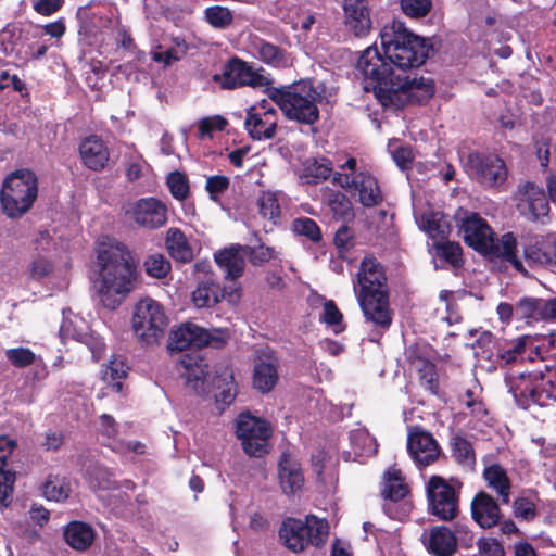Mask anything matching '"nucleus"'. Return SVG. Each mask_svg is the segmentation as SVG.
<instances>
[{"instance_id": "ea45409f", "label": "nucleus", "mask_w": 556, "mask_h": 556, "mask_svg": "<svg viewBox=\"0 0 556 556\" xmlns=\"http://www.w3.org/2000/svg\"><path fill=\"white\" fill-rule=\"evenodd\" d=\"M60 336L63 341L72 339L79 342H87L88 325L84 318L73 312L63 311Z\"/></svg>"}, {"instance_id": "f03ea898", "label": "nucleus", "mask_w": 556, "mask_h": 556, "mask_svg": "<svg viewBox=\"0 0 556 556\" xmlns=\"http://www.w3.org/2000/svg\"><path fill=\"white\" fill-rule=\"evenodd\" d=\"M386 282L380 263L372 256H365L357 273L361 287L357 300L366 319L383 329L392 323Z\"/></svg>"}, {"instance_id": "a878e982", "label": "nucleus", "mask_w": 556, "mask_h": 556, "mask_svg": "<svg viewBox=\"0 0 556 556\" xmlns=\"http://www.w3.org/2000/svg\"><path fill=\"white\" fill-rule=\"evenodd\" d=\"M532 353L539 355L538 348L530 337H521L515 342L507 344L498 350L496 354V364L498 366H506L523 361L526 357L533 361Z\"/></svg>"}, {"instance_id": "680f3d73", "label": "nucleus", "mask_w": 556, "mask_h": 556, "mask_svg": "<svg viewBox=\"0 0 556 556\" xmlns=\"http://www.w3.org/2000/svg\"><path fill=\"white\" fill-rule=\"evenodd\" d=\"M438 254L453 266H458L462 263V248L459 243L453 241L435 242Z\"/></svg>"}, {"instance_id": "5701e85b", "label": "nucleus", "mask_w": 556, "mask_h": 556, "mask_svg": "<svg viewBox=\"0 0 556 556\" xmlns=\"http://www.w3.org/2000/svg\"><path fill=\"white\" fill-rule=\"evenodd\" d=\"M15 446L14 440L0 437V507H8L13 494L15 472L7 468V459Z\"/></svg>"}, {"instance_id": "37998d69", "label": "nucleus", "mask_w": 556, "mask_h": 556, "mask_svg": "<svg viewBox=\"0 0 556 556\" xmlns=\"http://www.w3.org/2000/svg\"><path fill=\"white\" fill-rule=\"evenodd\" d=\"M419 228L432 239H444L451 231L450 223L439 212L424 213L418 220Z\"/></svg>"}, {"instance_id": "603ef678", "label": "nucleus", "mask_w": 556, "mask_h": 556, "mask_svg": "<svg viewBox=\"0 0 556 556\" xmlns=\"http://www.w3.org/2000/svg\"><path fill=\"white\" fill-rule=\"evenodd\" d=\"M305 525L309 529V544L317 547L323 546L329 534V526L326 519L316 516H307Z\"/></svg>"}, {"instance_id": "a211bd4d", "label": "nucleus", "mask_w": 556, "mask_h": 556, "mask_svg": "<svg viewBox=\"0 0 556 556\" xmlns=\"http://www.w3.org/2000/svg\"><path fill=\"white\" fill-rule=\"evenodd\" d=\"M130 219L147 229H156L166 224L167 207L156 198L136 201L126 212Z\"/></svg>"}, {"instance_id": "3c124183", "label": "nucleus", "mask_w": 556, "mask_h": 556, "mask_svg": "<svg viewBox=\"0 0 556 556\" xmlns=\"http://www.w3.org/2000/svg\"><path fill=\"white\" fill-rule=\"evenodd\" d=\"M5 357L15 368H24L33 364L42 365L43 363L41 356L36 355L30 349L24 346L8 349Z\"/></svg>"}, {"instance_id": "ddd939ff", "label": "nucleus", "mask_w": 556, "mask_h": 556, "mask_svg": "<svg viewBox=\"0 0 556 556\" xmlns=\"http://www.w3.org/2000/svg\"><path fill=\"white\" fill-rule=\"evenodd\" d=\"M429 507L441 520H452L458 513V495L443 478L432 476L427 483Z\"/></svg>"}, {"instance_id": "a18cd8bd", "label": "nucleus", "mask_w": 556, "mask_h": 556, "mask_svg": "<svg viewBox=\"0 0 556 556\" xmlns=\"http://www.w3.org/2000/svg\"><path fill=\"white\" fill-rule=\"evenodd\" d=\"M321 199L336 217L346 218L352 215L351 202L342 192L325 188L321 190Z\"/></svg>"}, {"instance_id": "09e8293b", "label": "nucleus", "mask_w": 556, "mask_h": 556, "mask_svg": "<svg viewBox=\"0 0 556 556\" xmlns=\"http://www.w3.org/2000/svg\"><path fill=\"white\" fill-rule=\"evenodd\" d=\"M127 376V366L121 358H113L103 370V379L112 391L119 393L123 389L122 380Z\"/></svg>"}, {"instance_id": "c85d7f7f", "label": "nucleus", "mask_w": 556, "mask_h": 556, "mask_svg": "<svg viewBox=\"0 0 556 556\" xmlns=\"http://www.w3.org/2000/svg\"><path fill=\"white\" fill-rule=\"evenodd\" d=\"M245 247L235 244L215 254V262L225 271L226 278L242 276L245 265Z\"/></svg>"}, {"instance_id": "9d476101", "label": "nucleus", "mask_w": 556, "mask_h": 556, "mask_svg": "<svg viewBox=\"0 0 556 556\" xmlns=\"http://www.w3.org/2000/svg\"><path fill=\"white\" fill-rule=\"evenodd\" d=\"M357 71L364 77V89H372L376 98L382 104L380 88L384 87L388 91H391L395 77L399 75L392 64L386 59V55H381L377 47H368L358 58Z\"/></svg>"}, {"instance_id": "f8f14e48", "label": "nucleus", "mask_w": 556, "mask_h": 556, "mask_svg": "<svg viewBox=\"0 0 556 556\" xmlns=\"http://www.w3.org/2000/svg\"><path fill=\"white\" fill-rule=\"evenodd\" d=\"M236 432L249 456L261 457L267 453L271 427L266 420L250 414H241L237 420Z\"/></svg>"}, {"instance_id": "f257e3e1", "label": "nucleus", "mask_w": 556, "mask_h": 556, "mask_svg": "<svg viewBox=\"0 0 556 556\" xmlns=\"http://www.w3.org/2000/svg\"><path fill=\"white\" fill-rule=\"evenodd\" d=\"M96 252L99 268L94 281L96 294L103 307L113 311L135 289V267L127 248L114 238H99Z\"/></svg>"}, {"instance_id": "6e6552de", "label": "nucleus", "mask_w": 556, "mask_h": 556, "mask_svg": "<svg viewBox=\"0 0 556 556\" xmlns=\"http://www.w3.org/2000/svg\"><path fill=\"white\" fill-rule=\"evenodd\" d=\"M342 172H336L332 176V182L346 191H356L359 202L367 207L378 205L383 197L374 176L365 172H357V161L350 157L340 165Z\"/></svg>"}, {"instance_id": "dca6fc26", "label": "nucleus", "mask_w": 556, "mask_h": 556, "mask_svg": "<svg viewBox=\"0 0 556 556\" xmlns=\"http://www.w3.org/2000/svg\"><path fill=\"white\" fill-rule=\"evenodd\" d=\"M279 381V359L269 348H260L253 361L252 386L262 394L275 389Z\"/></svg>"}, {"instance_id": "052dcab7", "label": "nucleus", "mask_w": 556, "mask_h": 556, "mask_svg": "<svg viewBox=\"0 0 556 556\" xmlns=\"http://www.w3.org/2000/svg\"><path fill=\"white\" fill-rule=\"evenodd\" d=\"M401 9L405 15L413 18L426 16L432 9L431 0H401Z\"/></svg>"}, {"instance_id": "a19ab883", "label": "nucleus", "mask_w": 556, "mask_h": 556, "mask_svg": "<svg viewBox=\"0 0 556 556\" xmlns=\"http://www.w3.org/2000/svg\"><path fill=\"white\" fill-rule=\"evenodd\" d=\"M212 383L219 390V392L215 394L217 401L228 405L235 400L237 387L235 384L233 372L228 366L223 365L216 369Z\"/></svg>"}, {"instance_id": "0e129e2a", "label": "nucleus", "mask_w": 556, "mask_h": 556, "mask_svg": "<svg viewBox=\"0 0 556 556\" xmlns=\"http://www.w3.org/2000/svg\"><path fill=\"white\" fill-rule=\"evenodd\" d=\"M90 483L93 488L100 490H111L117 488V482L113 475L105 468L94 467L90 472Z\"/></svg>"}, {"instance_id": "39448f33", "label": "nucleus", "mask_w": 556, "mask_h": 556, "mask_svg": "<svg viewBox=\"0 0 556 556\" xmlns=\"http://www.w3.org/2000/svg\"><path fill=\"white\" fill-rule=\"evenodd\" d=\"M268 97L283 115L304 125H313L319 118L318 103L323 97L309 80H300L292 85L268 89Z\"/></svg>"}, {"instance_id": "20e7f679", "label": "nucleus", "mask_w": 556, "mask_h": 556, "mask_svg": "<svg viewBox=\"0 0 556 556\" xmlns=\"http://www.w3.org/2000/svg\"><path fill=\"white\" fill-rule=\"evenodd\" d=\"M380 39L386 59L399 71L418 67L429 55L430 47L427 40L413 34L399 20L383 26Z\"/></svg>"}, {"instance_id": "69168bd1", "label": "nucleus", "mask_w": 556, "mask_h": 556, "mask_svg": "<svg viewBox=\"0 0 556 556\" xmlns=\"http://www.w3.org/2000/svg\"><path fill=\"white\" fill-rule=\"evenodd\" d=\"M412 366L418 371L420 380L429 388H432L437 378L434 365L427 359L416 357L412 359Z\"/></svg>"}, {"instance_id": "6e6d98bb", "label": "nucleus", "mask_w": 556, "mask_h": 556, "mask_svg": "<svg viewBox=\"0 0 556 556\" xmlns=\"http://www.w3.org/2000/svg\"><path fill=\"white\" fill-rule=\"evenodd\" d=\"M257 204L263 217L275 223L280 215V205L277 194L271 191L262 192L258 197Z\"/></svg>"}, {"instance_id": "338daca9", "label": "nucleus", "mask_w": 556, "mask_h": 556, "mask_svg": "<svg viewBox=\"0 0 556 556\" xmlns=\"http://www.w3.org/2000/svg\"><path fill=\"white\" fill-rule=\"evenodd\" d=\"M229 187V178L223 175L210 176L206 179L205 190L213 201H217Z\"/></svg>"}, {"instance_id": "2f4dec72", "label": "nucleus", "mask_w": 556, "mask_h": 556, "mask_svg": "<svg viewBox=\"0 0 556 556\" xmlns=\"http://www.w3.org/2000/svg\"><path fill=\"white\" fill-rule=\"evenodd\" d=\"M185 383L197 394L205 392L207 364L202 358L187 357L181 361Z\"/></svg>"}, {"instance_id": "6ab92c4d", "label": "nucleus", "mask_w": 556, "mask_h": 556, "mask_svg": "<svg viewBox=\"0 0 556 556\" xmlns=\"http://www.w3.org/2000/svg\"><path fill=\"white\" fill-rule=\"evenodd\" d=\"M407 450L418 467H426L433 464L440 454L434 438L426 431H412L407 439Z\"/></svg>"}, {"instance_id": "4be33fe9", "label": "nucleus", "mask_w": 556, "mask_h": 556, "mask_svg": "<svg viewBox=\"0 0 556 556\" xmlns=\"http://www.w3.org/2000/svg\"><path fill=\"white\" fill-rule=\"evenodd\" d=\"M539 375L540 371H535L529 374L519 372L517 375L510 374L506 377L509 392L520 407L528 408L530 404L534 403V388H536Z\"/></svg>"}, {"instance_id": "864d4df0", "label": "nucleus", "mask_w": 556, "mask_h": 556, "mask_svg": "<svg viewBox=\"0 0 556 556\" xmlns=\"http://www.w3.org/2000/svg\"><path fill=\"white\" fill-rule=\"evenodd\" d=\"M320 321L332 327L334 333L343 331V315L332 300H324L323 312L319 317Z\"/></svg>"}, {"instance_id": "7c9ffc66", "label": "nucleus", "mask_w": 556, "mask_h": 556, "mask_svg": "<svg viewBox=\"0 0 556 556\" xmlns=\"http://www.w3.org/2000/svg\"><path fill=\"white\" fill-rule=\"evenodd\" d=\"M203 338H206L204 328L193 323H186L172 332L168 348L172 351H184L192 345L203 346Z\"/></svg>"}, {"instance_id": "0eeeda50", "label": "nucleus", "mask_w": 556, "mask_h": 556, "mask_svg": "<svg viewBox=\"0 0 556 556\" xmlns=\"http://www.w3.org/2000/svg\"><path fill=\"white\" fill-rule=\"evenodd\" d=\"M37 191V178L33 172L21 169L11 174L1 190L4 213L11 218L20 217L30 208Z\"/></svg>"}, {"instance_id": "412c9836", "label": "nucleus", "mask_w": 556, "mask_h": 556, "mask_svg": "<svg viewBox=\"0 0 556 556\" xmlns=\"http://www.w3.org/2000/svg\"><path fill=\"white\" fill-rule=\"evenodd\" d=\"M278 480L282 492L287 496H294L302 492L304 476L300 463L288 454H282L278 463Z\"/></svg>"}, {"instance_id": "aec40b11", "label": "nucleus", "mask_w": 556, "mask_h": 556, "mask_svg": "<svg viewBox=\"0 0 556 556\" xmlns=\"http://www.w3.org/2000/svg\"><path fill=\"white\" fill-rule=\"evenodd\" d=\"M344 24L356 37L367 35L371 28L367 0H343Z\"/></svg>"}, {"instance_id": "58836bf2", "label": "nucleus", "mask_w": 556, "mask_h": 556, "mask_svg": "<svg viewBox=\"0 0 556 556\" xmlns=\"http://www.w3.org/2000/svg\"><path fill=\"white\" fill-rule=\"evenodd\" d=\"M409 492L401 471L396 468L388 469L383 475L381 495L391 502L403 500Z\"/></svg>"}, {"instance_id": "72a5a7b5", "label": "nucleus", "mask_w": 556, "mask_h": 556, "mask_svg": "<svg viewBox=\"0 0 556 556\" xmlns=\"http://www.w3.org/2000/svg\"><path fill=\"white\" fill-rule=\"evenodd\" d=\"M165 245L168 254L177 262L189 263L193 260V249L186 235L178 228L166 231Z\"/></svg>"}, {"instance_id": "49530a36", "label": "nucleus", "mask_w": 556, "mask_h": 556, "mask_svg": "<svg viewBox=\"0 0 556 556\" xmlns=\"http://www.w3.org/2000/svg\"><path fill=\"white\" fill-rule=\"evenodd\" d=\"M452 456L462 466L471 469L476 463V455L471 443L460 435H455L451 441Z\"/></svg>"}, {"instance_id": "774afa93", "label": "nucleus", "mask_w": 556, "mask_h": 556, "mask_svg": "<svg viewBox=\"0 0 556 556\" xmlns=\"http://www.w3.org/2000/svg\"><path fill=\"white\" fill-rule=\"evenodd\" d=\"M244 247L248 250L245 251V254L253 265H262L274 257V250L269 247H265L264 244H260L254 248L248 245Z\"/></svg>"}, {"instance_id": "c756f323", "label": "nucleus", "mask_w": 556, "mask_h": 556, "mask_svg": "<svg viewBox=\"0 0 556 556\" xmlns=\"http://www.w3.org/2000/svg\"><path fill=\"white\" fill-rule=\"evenodd\" d=\"M525 257L536 265L556 264V235L536 238L525 248Z\"/></svg>"}, {"instance_id": "4468645a", "label": "nucleus", "mask_w": 556, "mask_h": 556, "mask_svg": "<svg viewBox=\"0 0 556 556\" xmlns=\"http://www.w3.org/2000/svg\"><path fill=\"white\" fill-rule=\"evenodd\" d=\"M278 114L270 103L263 99L247 110L244 127L254 140H268L276 136Z\"/></svg>"}, {"instance_id": "8fccbe9b", "label": "nucleus", "mask_w": 556, "mask_h": 556, "mask_svg": "<svg viewBox=\"0 0 556 556\" xmlns=\"http://www.w3.org/2000/svg\"><path fill=\"white\" fill-rule=\"evenodd\" d=\"M204 20L216 29H225L233 22V12L224 5H212L204 10Z\"/></svg>"}, {"instance_id": "13d9d810", "label": "nucleus", "mask_w": 556, "mask_h": 556, "mask_svg": "<svg viewBox=\"0 0 556 556\" xmlns=\"http://www.w3.org/2000/svg\"><path fill=\"white\" fill-rule=\"evenodd\" d=\"M323 18L320 14L305 10L298 13L292 28L294 30L302 31L304 35H307L313 29L319 28Z\"/></svg>"}, {"instance_id": "e433bc0d", "label": "nucleus", "mask_w": 556, "mask_h": 556, "mask_svg": "<svg viewBox=\"0 0 556 556\" xmlns=\"http://www.w3.org/2000/svg\"><path fill=\"white\" fill-rule=\"evenodd\" d=\"M332 172V164L326 157H307L302 162L300 178L305 184H318L326 180Z\"/></svg>"}, {"instance_id": "79ce46f5", "label": "nucleus", "mask_w": 556, "mask_h": 556, "mask_svg": "<svg viewBox=\"0 0 556 556\" xmlns=\"http://www.w3.org/2000/svg\"><path fill=\"white\" fill-rule=\"evenodd\" d=\"M253 53L262 62L274 67H282L288 64V56L283 49L262 39L253 42Z\"/></svg>"}, {"instance_id": "f704fd0d", "label": "nucleus", "mask_w": 556, "mask_h": 556, "mask_svg": "<svg viewBox=\"0 0 556 556\" xmlns=\"http://www.w3.org/2000/svg\"><path fill=\"white\" fill-rule=\"evenodd\" d=\"M65 542L76 551H86L94 540L93 528L83 521H72L64 528Z\"/></svg>"}, {"instance_id": "5fc2aeb1", "label": "nucleus", "mask_w": 556, "mask_h": 556, "mask_svg": "<svg viewBox=\"0 0 556 556\" xmlns=\"http://www.w3.org/2000/svg\"><path fill=\"white\" fill-rule=\"evenodd\" d=\"M515 316L520 319H541L542 314V300L526 298L520 300L515 305Z\"/></svg>"}, {"instance_id": "7ed1b4c3", "label": "nucleus", "mask_w": 556, "mask_h": 556, "mask_svg": "<svg viewBox=\"0 0 556 556\" xmlns=\"http://www.w3.org/2000/svg\"><path fill=\"white\" fill-rule=\"evenodd\" d=\"M456 220L459 232L469 247L483 254L502 257L517 270L525 271L521 262L516 257V239L513 233H505L495 240L486 220L475 212L459 211Z\"/></svg>"}, {"instance_id": "c9c22d12", "label": "nucleus", "mask_w": 556, "mask_h": 556, "mask_svg": "<svg viewBox=\"0 0 556 556\" xmlns=\"http://www.w3.org/2000/svg\"><path fill=\"white\" fill-rule=\"evenodd\" d=\"M483 478L490 489L496 492L503 504H508L510 498L511 483L506 470L497 465H491L483 471Z\"/></svg>"}, {"instance_id": "bb28decb", "label": "nucleus", "mask_w": 556, "mask_h": 556, "mask_svg": "<svg viewBox=\"0 0 556 556\" xmlns=\"http://www.w3.org/2000/svg\"><path fill=\"white\" fill-rule=\"evenodd\" d=\"M424 544L435 556H451L456 551L457 540L447 527L437 526L425 535Z\"/></svg>"}, {"instance_id": "4c0bfd02", "label": "nucleus", "mask_w": 556, "mask_h": 556, "mask_svg": "<svg viewBox=\"0 0 556 556\" xmlns=\"http://www.w3.org/2000/svg\"><path fill=\"white\" fill-rule=\"evenodd\" d=\"M349 440L351 445V452H349V455L353 454L354 460L361 457L371 456L377 453L376 439L363 427L352 429L349 433Z\"/></svg>"}, {"instance_id": "9b49d317", "label": "nucleus", "mask_w": 556, "mask_h": 556, "mask_svg": "<svg viewBox=\"0 0 556 556\" xmlns=\"http://www.w3.org/2000/svg\"><path fill=\"white\" fill-rule=\"evenodd\" d=\"M214 80L220 85L223 89H236L243 86L252 88H266L271 85L273 80L264 68H254L248 62L239 58L230 59L224 66L220 75H215Z\"/></svg>"}, {"instance_id": "cd10ccee", "label": "nucleus", "mask_w": 556, "mask_h": 556, "mask_svg": "<svg viewBox=\"0 0 556 556\" xmlns=\"http://www.w3.org/2000/svg\"><path fill=\"white\" fill-rule=\"evenodd\" d=\"M279 536L285 545L295 553L303 551L309 544V529L305 521L300 519L285 520L280 527Z\"/></svg>"}, {"instance_id": "393cba45", "label": "nucleus", "mask_w": 556, "mask_h": 556, "mask_svg": "<svg viewBox=\"0 0 556 556\" xmlns=\"http://www.w3.org/2000/svg\"><path fill=\"white\" fill-rule=\"evenodd\" d=\"M471 514L475 521L482 528L495 526L501 518L496 501L485 492H479L471 502Z\"/></svg>"}, {"instance_id": "de8ad7c7", "label": "nucleus", "mask_w": 556, "mask_h": 556, "mask_svg": "<svg viewBox=\"0 0 556 556\" xmlns=\"http://www.w3.org/2000/svg\"><path fill=\"white\" fill-rule=\"evenodd\" d=\"M71 493V488L65 478L49 476L42 485V494L48 501H65Z\"/></svg>"}, {"instance_id": "e2e57ef3", "label": "nucleus", "mask_w": 556, "mask_h": 556, "mask_svg": "<svg viewBox=\"0 0 556 556\" xmlns=\"http://www.w3.org/2000/svg\"><path fill=\"white\" fill-rule=\"evenodd\" d=\"M167 185L172 195L177 200H185L189 193V184L185 175L178 172L170 173L167 177Z\"/></svg>"}, {"instance_id": "423d86ee", "label": "nucleus", "mask_w": 556, "mask_h": 556, "mask_svg": "<svg viewBox=\"0 0 556 556\" xmlns=\"http://www.w3.org/2000/svg\"><path fill=\"white\" fill-rule=\"evenodd\" d=\"M167 321L163 306L151 298L140 300L134 307L131 327L141 345L159 344L164 337Z\"/></svg>"}, {"instance_id": "2eb2a0df", "label": "nucleus", "mask_w": 556, "mask_h": 556, "mask_svg": "<svg viewBox=\"0 0 556 556\" xmlns=\"http://www.w3.org/2000/svg\"><path fill=\"white\" fill-rule=\"evenodd\" d=\"M466 166L469 175L485 187L501 186L507 178L504 161L494 154L471 153Z\"/></svg>"}, {"instance_id": "bf43d9fd", "label": "nucleus", "mask_w": 556, "mask_h": 556, "mask_svg": "<svg viewBox=\"0 0 556 556\" xmlns=\"http://www.w3.org/2000/svg\"><path fill=\"white\" fill-rule=\"evenodd\" d=\"M292 229L295 233L305 236L309 240L317 242L321 239V232L315 220L308 217L296 218L292 223Z\"/></svg>"}, {"instance_id": "b1692460", "label": "nucleus", "mask_w": 556, "mask_h": 556, "mask_svg": "<svg viewBox=\"0 0 556 556\" xmlns=\"http://www.w3.org/2000/svg\"><path fill=\"white\" fill-rule=\"evenodd\" d=\"M79 154L86 167L91 170H101L110 159L106 143L98 136H89L79 144Z\"/></svg>"}, {"instance_id": "4d7b16f0", "label": "nucleus", "mask_w": 556, "mask_h": 556, "mask_svg": "<svg viewBox=\"0 0 556 556\" xmlns=\"http://www.w3.org/2000/svg\"><path fill=\"white\" fill-rule=\"evenodd\" d=\"M144 268L149 276L161 279L170 271V262L162 254L155 253L147 257Z\"/></svg>"}, {"instance_id": "f3484780", "label": "nucleus", "mask_w": 556, "mask_h": 556, "mask_svg": "<svg viewBox=\"0 0 556 556\" xmlns=\"http://www.w3.org/2000/svg\"><path fill=\"white\" fill-rule=\"evenodd\" d=\"M515 200L518 211L533 220L545 223L548 216L549 204L544 190L533 182L519 185Z\"/></svg>"}, {"instance_id": "c03bdc74", "label": "nucleus", "mask_w": 556, "mask_h": 556, "mask_svg": "<svg viewBox=\"0 0 556 556\" xmlns=\"http://www.w3.org/2000/svg\"><path fill=\"white\" fill-rule=\"evenodd\" d=\"M534 403L539 406H547L556 401V372L547 370L538 376L536 388H534Z\"/></svg>"}, {"instance_id": "1a4fd4ad", "label": "nucleus", "mask_w": 556, "mask_h": 556, "mask_svg": "<svg viewBox=\"0 0 556 556\" xmlns=\"http://www.w3.org/2000/svg\"><path fill=\"white\" fill-rule=\"evenodd\" d=\"M434 93V85L431 78L403 76L399 74L395 77L394 86L391 91L384 87L380 88L382 106L399 110L406 103H424Z\"/></svg>"}, {"instance_id": "473e14b6", "label": "nucleus", "mask_w": 556, "mask_h": 556, "mask_svg": "<svg viewBox=\"0 0 556 556\" xmlns=\"http://www.w3.org/2000/svg\"><path fill=\"white\" fill-rule=\"evenodd\" d=\"M224 298V291L219 283L211 277L198 282L191 292V302L197 308H210L218 304Z\"/></svg>"}]
</instances>
